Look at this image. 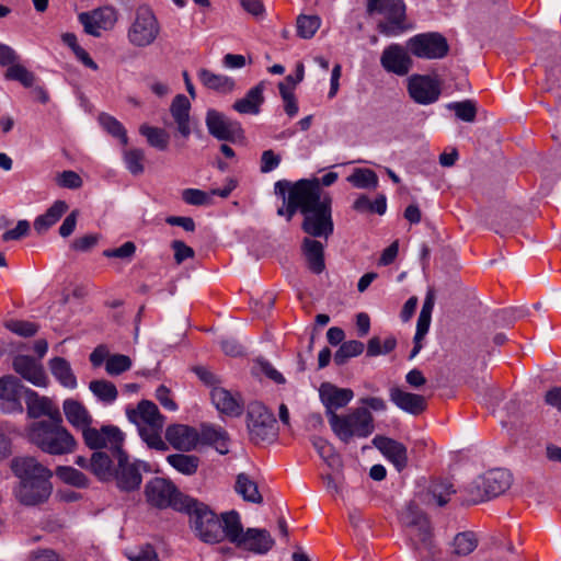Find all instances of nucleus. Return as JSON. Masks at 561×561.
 I'll return each instance as SVG.
<instances>
[{
    "label": "nucleus",
    "mask_w": 561,
    "mask_h": 561,
    "mask_svg": "<svg viewBox=\"0 0 561 561\" xmlns=\"http://www.w3.org/2000/svg\"><path fill=\"white\" fill-rule=\"evenodd\" d=\"M68 210V204L65 201H56L43 215H39L34 221V229L37 233H44L54 226L62 215Z\"/></svg>",
    "instance_id": "nucleus-36"
},
{
    "label": "nucleus",
    "mask_w": 561,
    "mask_h": 561,
    "mask_svg": "<svg viewBox=\"0 0 561 561\" xmlns=\"http://www.w3.org/2000/svg\"><path fill=\"white\" fill-rule=\"evenodd\" d=\"M282 161L279 154L275 153L273 150L268 149L262 152L260 171L262 173H268L275 170Z\"/></svg>",
    "instance_id": "nucleus-63"
},
{
    "label": "nucleus",
    "mask_w": 561,
    "mask_h": 561,
    "mask_svg": "<svg viewBox=\"0 0 561 561\" xmlns=\"http://www.w3.org/2000/svg\"><path fill=\"white\" fill-rule=\"evenodd\" d=\"M27 440L51 456L71 454L77 448L73 435L64 426L62 417L53 421H33L25 428Z\"/></svg>",
    "instance_id": "nucleus-2"
},
{
    "label": "nucleus",
    "mask_w": 561,
    "mask_h": 561,
    "mask_svg": "<svg viewBox=\"0 0 561 561\" xmlns=\"http://www.w3.org/2000/svg\"><path fill=\"white\" fill-rule=\"evenodd\" d=\"M308 267L311 272L320 274L324 265L323 245L320 241L306 238L302 243Z\"/></svg>",
    "instance_id": "nucleus-37"
},
{
    "label": "nucleus",
    "mask_w": 561,
    "mask_h": 561,
    "mask_svg": "<svg viewBox=\"0 0 561 561\" xmlns=\"http://www.w3.org/2000/svg\"><path fill=\"white\" fill-rule=\"evenodd\" d=\"M56 474L64 482L78 488L85 486L88 482L87 477L72 467L59 466L56 469Z\"/></svg>",
    "instance_id": "nucleus-52"
},
{
    "label": "nucleus",
    "mask_w": 561,
    "mask_h": 561,
    "mask_svg": "<svg viewBox=\"0 0 561 561\" xmlns=\"http://www.w3.org/2000/svg\"><path fill=\"white\" fill-rule=\"evenodd\" d=\"M117 466L114 469L113 479L123 491H133L140 486L142 477L141 470H148L145 462L130 460L128 455L121 448L115 453Z\"/></svg>",
    "instance_id": "nucleus-13"
},
{
    "label": "nucleus",
    "mask_w": 561,
    "mask_h": 561,
    "mask_svg": "<svg viewBox=\"0 0 561 561\" xmlns=\"http://www.w3.org/2000/svg\"><path fill=\"white\" fill-rule=\"evenodd\" d=\"M49 368L53 376L66 388L75 389L77 378L71 369L69 362L62 357H54L49 360Z\"/></svg>",
    "instance_id": "nucleus-38"
},
{
    "label": "nucleus",
    "mask_w": 561,
    "mask_h": 561,
    "mask_svg": "<svg viewBox=\"0 0 561 561\" xmlns=\"http://www.w3.org/2000/svg\"><path fill=\"white\" fill-rule=\"evenodd\" d=\"M407 49L416 58L442 59L447 56V39L437 32L416 34L407 41Z\"/></svg>",
    "instance_id": "nucleus-12"
},
{
    "label": "nucleus",
    "mask_w": 561,
    "mask_h": 561,
    "mask_svg": "<svg viewBox=\"0 0 561 561\" xmlns=\"http://www.w3.org/2000/svg\"><path fill=\"white\" fill-rule=\"evenodd\" d=\"M197 77L203 85L220 93H229L234 89L233 79L215 73L206 68L199 69Z\"/></svg>",
    "instance_id": "nucleus-35"
},
{
    "label": "nucleus",
    "mask_w": 561,
    "mask_h": 561,
    "mask_svg": "<svg viewBox=\"0 0 561 561\" xmlns=\"http://www.w3.org/2000/svg\"><path fill=\"white\" fill-rule=\"evenodd\" d=\"M390 400L401 410L420 414L426 409V400L423 396L403 391L399 388L390 390Z\"/></svg>",
    "instance_id": "nucleus-28"
},
{
    "label": "nucleus",
    "mask_w": 561,
    "mask_h": 561,
    "mask_svg": "<svg viewBox=\"0 0 561 561\" xmlns=\"http://www.w3.org/2000/svg\"><path fill=\"white\" fill-rule=\"evenodd\" d=\"M91 472L101 481L113 479L112 460L106 453L95 451L90 458Z\"/></svg>",
    "instance_id": "nucleus-41"
},
{
    "label": "nucleus",
    "mask_w": 561,
    "mask_h": 561,
    "mask_svg": "<svg viewBox=\"0 0 561 561\" xmlns=\"http://www.w3.org/2000/svg\"><path fill=\"white\" fill-rule=\"evenodd\" d=\"M274 414L260 402H251L247 409V427L250 439L255 443L272 442L277 436Z\"/></svg>",
    "instance_id": "nucleus-11"
},
{
    "label": "nucleus",
    "mask_w": 561,
    "mask_h": 561,
    "mask_svg": "<svg viewBox=\"0 0 561 561\" xmlns=\"http://www.w3.org/2000/svg\"><path fill=\"white\" fill-rule=\"evenodd\" d=\"M161 32L160 23L148 5H139L127 31L128 42L137 48L152 45Z\"/></svg>",
    "instance_id": "nucleus-10"
},
{
    "label": "nucleus",
    "mask_w": 561,
    "mask_h": 561,
    "mask_svg": "<svg viewBox=\"0 0 561 561\" xmlns=\"http://www.w3.org/2000/svg\"><path fill=\"white\" fill-rule=\"evenodd\" d=\"M184 512L190 515L191 526L201 540L216 543L224 539L221 520L206 504L192 497Z\"/></svg>",
    "instance_id": "nucleus-7"
},
{
    "label": "nucleus",
    "mask_w": 561,
    "mask_h": 561,
    "mask_svg": "<svg viewBox=\"0 0 561 561\" xmlns=\"http://www.w3.org/2000/svg\"><path fill=\"white\" fill-rule=\"evenodd\" d=\"M479 545L478 535L471 530L459 533L453 541L451 553L459 557H466L473 552Z\"/></svg>",
    "instance_id": "nucleus-43"
},
{
    "label": "nucleus",
    "mask_w": 561,
    "mask_h": 561,
    "mask_svg": "<svg viewBox=\"0 0 561 561\" xmlns=\"http://www.w3.org/2000/svg\"><path fill=\"white\" fill-rule=\"evenodd\" d=\"M26 413L30 419L37 420L46 416V421H53L61 417L58 405L47 397H42L37 392L25 389Z\"/></svg>",
    "instance_id": "nucleus-21"
},
{
    "label": "nucleus",
    "mask_w": 561,
    "mask_h": 561,
    "mask_svg": "<svg viewBox=\"0 0 561 561\" xmlns=\"http://www.w3.org/2000/svg\"><path fill=\"white\" fill-rule=\"evenodd\" d=\"M89 389L101 402L105 404H112L118 397V391L115 385L105 379L90 381Z\"/></svg>",
    "instance_id": "nucleus-45"
},
{
    "label": "nucleus",
    "mask_w": 561,
    "mask_h": 561,
    "mask_svg": "<svg viewBox=\"0 0 561 561\" xmlns=\"http://www.w3.org/2000/svg\"><path fill=\"white\" fill-rule=\"evenodd\" d=\"M84 443L91 449H101L110 447L114 453L121 449L124 440V435L116 426L105 425L101 430H96L89 425L82 431Z\"/></svg>",
    "instance_id": "nucleus-15"
},
{
    "label": "nucleus",
    "mask_w": 561,
    "mask_h": 561,
    "mask_svg": "<svg viewBox=\"0 0 561 561\" xmlns=\"http://www.w3.org/2000/svg\"><path fill=\"white\" fill-rule=\"evenodd\" d=\"M56 182L59 186L76 190L82 186V179L75 171H64L57 175Z\"/></svg>",
    "instance_id": "nucleus-61"
},
{
    "label": "nucleus",
    "mask_w": 561,
    "mask_h": 561,
    "mask_svg": "<svg viewBox=\"0 0 561 561\" xmlns=\"http://www.w3.org/2000/svg\"><path fill=\"white\" fill-rule=\"evenodd\" d=\"M205 122L208 133L219 140H233L242 133L238 122L228 118L216 110L207 111Z\"/></svg>",
    "instance_id": "nucleus-18"
},
{
    "label": "nucleus",
    "mask_w": 561,
    "mask_h": 561,
    "mask_svg": "<svg viewBox=\"0 0 561 561\" xmlns=\"http://www.w3.org/2000/svg\"><path fill=\"white\" fill-rule=\"evenodd\" d=\"M190 110L191 103L184 94H178L170 106V112L176 123L178 130L184 138L191 135Z\"/></svg>",
    "instance_id": "nucleus-30"
},
{
    "label": "nucleus",
    "mask_w": 561,
    "mask_h": 561,
    "mask_svg": "<svg viewBox=\"0 0 561 561\" xmlns=\"http://www.w3.org/2000/svg\"><path fill=\"white\" fill-rule=\"evenodd\" d=\"M380 64L387 72L405 76L412 69L413 60L407 46L391 44L383 49Z\"/></svg>",
    "instance_id": "nucleus-17"
},
{
    "label": "nucleus",
    "mask_w": 561,
    "mask_h": 561,
    "mask_svg": "<svg viewBox=\"0 0 561 561\" xmlns=\"http://www.w3.org/2000/svg\"><path fill=\"white\" fill-rule=\"evenodd\" d=\"M264 89L263 82L250 89L244 98L233 103V110L240 114H259L260 107L264 102Z\"/></svg>",
    "instance_id": "nucleus-32"
},
{
    "label": "nucleus",
    "mask_w": 561,
    "mask_h": 561,
    "mask_svg": "<svg viewBox=\"0 0 561 561\" xmlns=\"http://www.w3.org/2000/svg\"><path fill=\"white\" fill-rule=\"evenodd\" d=\"M364 351V344L359 341L352 340L341 344L334 354V363L337 366L344 365L351 357L358 356Z\"/></svg>",
    "instance_id": "nucleus-49"
},
{
    "label": "nucleus",
    "mask_w": 561,
    "mask_h": 561,
    "mask_svg": "<svg viewBox=\"0 0 561 561\" xmlns=\"http://www.w3.org/2000/svg\"><path fill=\"white\" fill-rule=\"evenodd\" d=\"M62 410L67 421L81 432L92 424V416L88 409L79 401L67 399L64 401Z\"/></svg>",
    "instance_id": "nucleus-29"
},
{
    "label": "nucleus",
    "mask_w": 561,
    "mask_h": 561,
    "mask_svg": "<svg viewBox=\"0 0 561 561\" xmlns=\"http://www.w3.org/2000/svg\"><path fill=\"white\" fill-rule=\"evenodd\" d=\"M373 444L398 471H402L407 468L408 450L402 443L390 437L377 435L374 437Z\"/></svg>",
    "instance_id": "nucleus-23"
},
{
    "label": "nucleus",
    "mask_w": 561,
    "mask_h": 561,
    "mask_svg": "<svg viewBox=\"0 0 561 561\" xmlns=\"http://www.w3.org/2000/svg\"><path fill=\"white\" fill-rule=\"evenodd\" d=\"M182 199L186 204L194 206L208 205L211 203L210 194L197 188H185L182 192Z\"/></svg>",
    "instance_id": "nucleus-59"
},
{
    "label": "nucleus",
    "mask_w": 561,
    "mask_h": 561,
    "mask_svg": "<svg viewBox=\"0 0 561 561\" xmlns=\"http://www.w3.org/2000/svg\"><path fill=\"white\" fill-rule=\"evenodd\" d=\"M512 480V474L505 469L490 470L466 488V501L469 504H477L496 497L510 489Z\"/></svg>",
    "instance_id": "nucleus-5"
},
{
    "label": "nucleus",
    "mask_w": 561,
    "mask_h": 561,
    "mask_svg": "<svg viewBox=\"0 0 561 561\" xmlns=\"http://www.w3.org/2000/svg\"><path fill=\"white\" fill-rule=\"evenodd\" d=\"M131 366V360L128 356L123 354L111 355L105 363V370L111 376L119 375L128 370Z\"/></svg>",
    "instance_id": "nucleus-55"
},
{
    "label": "nucleus",
    "mask_w": 561,
    "mask_h": 561,
    "mask_svg": "<svg viewBox=\"0 0 561 561\" xmlns=\"http://www.w3.org/2000/svg\"><path fill=\"white\" fill-rule=\"evenodd\" d=\"M167 461L176 471L185 476L196 473L199 467V458L195 455L172 454L167 457Z\"/></svg>",
    "instance_id": "nucleus-42"
},
{
    "label": "nucleus",
    "mask_w": 561,
    "mask_h": 561,
    "mask_svg": "<svg viewBox=\"0 0 561 561\" xmlns=\"http://www.w3.org/2000/svg\"><path fill=\"white\" fill-rule=\"evenodd\" d=\"M455 493L451 483L447 481H433L422 501L427 505L444 506L449 502L450 495Z\"/></svg>",
    "instance_id": "nucleus-34"
},
{
    "label": "nucleus",
    "mask_w": 561,
    "mask_h": 561,
    "mask_svg": "<svg viewBox=\"0 0 561 561\" xmlns=\"http://www.w3.org/2000/svg\"><path fill=\"white\" fill-rule=\"evenodd\" d=\"M5 79L19 81L25 88H30L35 82V76L18 61L12 64L4 73Z\"/></svg>",
    "instance_id": "nucleus-50"
},
{
    "label": "nucleus",
    "mask_w": 561,
    "mask_h": 561,
    "mask_svg": "<svg viewBox=\"0 0 561 561\" xmlns=\"http://www.w3.org/2000/svg\"><path fill=\"white\" fill-rule=\"evenodd\" d=\"M302 79H304V66L301 64H298L297 71H296V79H294L293 76H287L285 79L286 82H280L278 84L279 93H280L283 101L295 96L294 88Z\"/></svg>",
    "instance_id": "nucleus-58"
},
{
    "label": "nucleus",
    "mask_w": 561,
    "mask_h": 561,
    "mask_svg": "<svg viewBox=\"0 0 561 561\" xmlns=\"http://www.w3.org/2000/svg\"><path fill=\"white\" fill-rule=\"evenodd\" d=\"M165 438L173 448L187 453L196 448L201 434L188 425L175 424L167 428Z\"/></svg>",
    "instance_id": "nucleus-25"
},
{
    "label": "nucleus",
    "mask_w": 561,
    "mask_h": 561,
    "mask_svg": "<svg viewBox=\"0 0 561 561\" xmlns=\"http://www.w3.org/2000/svg\"><path fill=\"white\" fill-rule=\"evenodd\" d=\"M210 399L219 413L238 417L243 412V400L239 393H232L221 387H213Z\"/></svg>",
    "instance_id": "nucleus-26"
},
{
    "label": "nucleus",
    "mask_w": 561,
    "mask_h": 561,
    "mask_svg": "<svg viewBox=\"0 0 561 561\" xmlns=\"http://www.w3.org/2000/svg\"><path fill=\"white\" fill-rule=\"evenodd\" d=\"M367 11L383 16L377 24L378 31L386 36H398L408 26L405 24V5L401 0H368Z\"/></svg>",
    "instance_id": "nucleus-9"
},
{
    "label": "nucleus",
    "mask_w": 561,
    "mask_h": 561,
    "mask_svg": "<svg viewBox=\"0 0 561 561\" xmlns=\"http://www.w3.org/2000/svg\"><path fill=\"white\" fill-rule=\"evenodd\" d=\"M147 502L157 508L172 507L176 511H185L192 497L183 494L176 485L164 478H153L145 485Z\"/></svg>",
    "instance_id": "nucleus-8"
},
{
    "label": "nucleus",
    "mask_w": 561,
    "mask_h": 561,
    "mask_svg": "<svg viewBox=\"0 0 561 561\" xmlns=\"http://www.w3.org/2000/svg\"><path fill=\"white\" fill-rule=\"evenodd\" d=\"M5 328L23 337L33 336L38 332L36 323L24 320H9L5 322Z\"/></svg>",
    "instance_id": "nucleus-57"
},
{
    "label": "nucleus",
    "mask_w": 561,
    "mask_h": 561,
    "mask_svg": "<svg viewBox=\"0 0 561 561\" xmlns=\"http://www.w3.org/2000/svg\"><path fill=\"white\" fill-rule=\"evenodd\" d=\"M274 193L283 201L278 216L290 221L299 210L304 215L301 228L306 233L324 239L333 233L332 197L322 191L319 179H302L295 183L279 180L274 184Z\"/></svg>",
    "instance_id": "nucleus-1"
},
{
    "label": "nucleus",
    "mask_w": 561,
    "mask_h": 561,
    "mask_svg": "<svg viewBox=\"0 0 561 561\" xmlns=\"http://www.w3.org/2000/svg\"><path fill=\"white\" fill-rule=\"evenodd\" d=\"M221 524L224 538H228L230 542L238 547L245 534V531H243L239 514L236 511L224 514Z\"/></svg>",
    "instance_id": "nucleus-40"
},
{
    "label": "nucleus",
    "mask_w": 561,
    "mask_h": 561,
    "mask_svg": "<svg viewBox=\"0 0 561 561\" xmlns=\"http://www.w3.org/2000/svg\"><path fill=\"white\" fill-rule=\"evenodd\" d=\"M79 21L85 33L99 37L101 31L113 27L116 22V12L113 8L105 7L92 12L80 13Z\"/></svg>",
    "instance_id": "nucleus-20"
},
{
    "label": "nucleus",
    "mask_w": 561,
    "mask_h": 561,
    "mask_svg": "<svg viewBox=\"0 0 561 561\" xmlns=\"http://www.w3.org/2000/svg\"><path fill=\"white\" fill-rule=\"evenodd\" d=\"M401 522L410 528L415 549L422 556L434 557L437 548L432 539V530L426 516L414 502L409 503L400 514Z\"/></svg>",
    "instance_id": "nucleus-6"
},
{
    "label": "nucleus",
    "mask_w": 561,
    "mask_h": 561,
    "mask_svg": "<svg viewBox=\"0 0 561 561\" xmlns=\"http://www.w3.org/2000/svg\"><path fill=\"white\" fill-rule=\"evenodd\" d=\"M201 439L208 445L215 447L220 455L229 453L230 437L226 430L215 425H203Z\"/></svg>",
    "instance_id": "nucleus-33"
},
{
    "label": "nucleus",
    "mask_w": 561,
    "mask_h": 561,
    "mask_svg": "<svg viewBox=\"0 0 561 561\" xmlns=\"http://www.w3.org/2000/svg\"><path fill=\"white\" fill-rule=\"evenodd\" d=\"M234 490L247 502L255 504L263 502V496L259 492L256 482L247 473H239L237 476Z\"/></svg>",
    "instance_id": "nucleus-39"
},
{
    "label": "nucleus",
    "mask_w": 561,
    "mask_h": 561,
    "mask_svg": "<svg viewBox=\"0 0 561 561\" xmlns=\"http://www.w3.org/2000/svg\"><path fill=\"white\" fill-rule=\"evenodd\" d=\"M171 248L174 251V260L178 264L183 263L186 259L194 257V250L186 245L183 241L174 240L171 243Z\"/></svg>",
    "instance_id": "nucleus-64"
},
{
    "label": "nucleus",
    "mask_w": 561,
    "mask_h": 561,
    "mask_svg": "<svg viewBox=\"0 0 561 561\" xmlns=\"http://www.w3.org/2000/svg\"><path fill=\"white\" fill-rule=\"evenodd\" d=\"M50 478L44 477L27 482H20L16 489V497L25 505H37L47 501L53 490Z\"/></svg>",
    "instance_id": "nucleus-19"
},
{
    "label": "nucleus",
    "mask_w": 561,
    "mask_h": 561,
    "mask_svg": "<svg viewBox=\"0 0 561 561\" xmlns=\"http://www.w3.org/2000/svg\"><path fill=\"white\" fill-rule=\"evenodd\" d=\"M312 445L318 451L319 456L329 465L334 466L339 457L334 453L333 446L321 437H313L312 438Z\"/></svg>",
    "instance_id": "nucleus-56"
},
{
    "label": "nucleus",
    "mask_w": 561,
    "mask_h": 561,
    "mask_svg": "<svg viewBox=\"0 0 561 561\" xmlns=\"http://www.w3.org/2000/svg\"><path fill=\"white\" fill-rule=\"evenodd\" d=\"M22 389L24 387L16 377L7 375L0 378V400L10 404V412L22 411V405L19 402Z\"/></svg>",
    "instance_id": "nucleus-31"
},
{
    "label": "nucleus",
    "mask_w": 561,
    "mask_h": 561,
    "mask_svg": "<svg viewBox=\"0 0 561 561\" xmlns=\"http://www.w3.org/2000/svg\"><path fill=\"white\" fill-rule=\"evenodd\" d=\"M13 473L20 482H27L44 477H53V472L32 456L15 457L11 461Z\"/></svg>",
    "instance_id": "nucleus-24"
},
{
    "label": "nucleus",
    "mask_w": 561,
    "mask_h": 561,
    "mask_svg": "<svg viewBox=\"0 0 561 561\" xmlns=\"http://www.w3.org/2000/svg\"><path fill=\"white\" fill-rule=\"evenodd\" d=\"M129 561H160L154 548L150 545L141 546L126 552Z\"/></svg>",
    "instance_id": "nucleus-60"
},
{
    "label": "nucleus",
    "mask_w": 561,
    "mask_h": 561,
    "mask_svg": "<svg viewBox=\"0 0 561 561\" xmlns=\"http://www.w3.org/2000/svg\"><path fill=\"white\" fill-rule=\"evenodd\" d=\"M136 252V245L131 241H127L116 249H107L103 251L105 257L131 259Z\"/></svg>",
    "instance_id": "nucleus-62"
},
{
    "label": "nucleus",
    "mask_w": 561,
    "mask_h": 561,
    "mask_svg": "<svg viewBox=\"0 0 561 561\" xmlns=\"http://www.w3.org/2000/svg\"><path fill=\"white\" fill-rule=\"evenodd\" d=\"M123 161L126 165V169L133 175H139L145 171V152L139 148H129L123 150Z\"/></svg>",
    "instance_id": "nucleus-48"
},
{
    "label": "nucleus",
    "mask_w": 561,
    "mask_h": 561,
    "mask_svg": "<svg viewBox=\"0 0 561 561\" xmlns=\"http://www.w3.org/2000/svg\"><path fill=\"white\" fill-rule=\"evenodd\" d=\"M320 27V19L316 15H299L297 34L302 38H311Z\"/></svg>",
    "instance_id": "nucleus-54"
},
{
    "label": "nucleus",
    "mask_w": 561,
    "mask_h": 561,
    "mask_svg": "<svg viewBox=\"0 0 561 561\" xmlns=\"http://www.w3.org/2000/svg\"><path fill=\"white\" fill-rule=\"evenodd\" d=\"M432 317L430 316H423L419 314L417 322H416V332L414 335V346L411 351L410 358H414L420 351L422 350V341L425 337V335L428 332L430 325H431Z\"/></svg>",
    "instance_id": "nucleus-53"
},
{
    "label": "nucleus",
    "mask_w": 561,
    "mask_h": 561,
    "mask_svg": "<svg viewBox=\"0 0 561 561\" xmlns=\"http://www.w3.org/2000/svg\"><path fill=\"white\" fill-rule=\"evenodd\" d=\"M13 369L22 378L36 387H46L48 378L42 364L27 355H18L13 358Z\"/></svg>",
    "instance_id": "nucleus-22"
},
{
    "label": "nucleus",
    "mask_w": 561,
    "mask_h": 561,
    "mask_svg": "<svg viewBox=\"0 0 561 561\" xmlns=\"http://www.w3.org/2000/svg\"><path fill=\"white\" fill-rule=\"evenodd\" d=\"M447 108L454 111L457 118L463 122L471 123L477 116V106L472 100L449 103Z\"/></svg>",
    "instance_id": "nucleus-51"
},
{
    "label": "nucleus",
    "mask_w": 561,
    "mask_h": 561,
    "mask_svg": "<svg viewBox=\"0 0 561 561\" xmlns=\"http://www.w3.org/2000/svg\"><path fill=\"white\" fill-rule=\"evenodd\" d=\"M127 417L133 422L146 444L157 450H167L168 446L161 437L164 417L158 407L148 400L140 401L135 409L126 410Z\"/></svg>",
    "instance_id": "nucleus-3"
},
{
    "label": "nucleus",
    "mask_w": 561,
    "mask_h": 561,
    "mask_svg": "<svg viewBox=\"0 0 561 561\" xmlns=\"http://www.w3.org/2000/svg\"><path fill=\"white\" fill-rule=\"evenodd\" d=\"M319 396L330 424L333 415H337L336 410L346 407L352 401L354 392L348 388H339L330 382H323L319 388Z\"/></svg>",
    "instance_id": "nucleus-16"
},
{
    "label": "nucleus",
    "mask_w": 561,
    "mask_h": 561,
    "mask_svg": "<svg viewBox=\"0 0 561 561\" xmlns=\"http://www.w3.org/2000/svg\"><path fill=\"white\" fill-rule=\"evenodd\" d=\"M139 133L146 137L149 146L161 151L168 149L170 136L164 129L142 124L139 127Z\"/></svg>",
    "instance_id": "nucleus-44"
},
{
    "label": "nucleus",
    "mask_w": 561,
    "mask_h": 561,
    "mask_svg": "<svg viewBox=\"0 0 561 561\" xmlns=\"http://www.w3.org/2000/svg\"><path fill=\"white\" fill-rule=\"evenodd\" d=\"M330 426L333 433L344 443L352 438H366L375 431L374 416L367 408L353 409L344 415H333Z\"/></svg>",
    "instance_id": "nucleus-4"
},
{
    "label": "nucleus",
    "mask_w": 561,
    "mask_h": 561,
    "mask_svg": "<svg viewBox=\"0 0 561 561\" xmlns=\"http://www.w3.org/2000/svg\"><path fill=\"white\" fill-rule=\"evenodd\" d=\"M346 180L356 188L369 190L378 186V176L370 169L357 168Z\"/></svg>",
    "instance_id": "nucleus-46"
},
{
    "label": "nucleus",
    "mask_w": 561,
    "mask_h": 561,
    "mask_svg": "<svg viewBox=\"0 0 561 561\" xmlns=\"http://www.w3.org/2000/svg\"><path fill=\"white\" fill-rule=\"evenodd\" d=\"M101 126L113 137L117 138L123 146H127L128 136L125 127L114 116L102 113L99 116Z\"/></svg>",
    "instance_id": "nucleus-47"
},
{
    "label": "nucleus",
    "mask_w": 561,
    "mask_h": 561,
    "mask_svg": "<svg viewBox=\"0 0 561 561\" xmlns=\"http://www.w3.org/2000/svg\"><path fill=\"white\" fill-rule=\"evenodd\" d=\"M408 92L415 103L432 104L440 95V82L431 76L413 75L408 80Z\"/></svg>",
    "instance_id": "nucleus-14"
},
{
    "label": "nucleus",
    "mask_w": 561,
    "mask_h": 561,
    "mask_svg": "<svg viewBox=\"0 0 561 561\" xmlns=\"http://www.w3.org/2000/svg\"><path fill=\"white\" fill-rule=\"evenodd\" d=\"M273 545L274 540L266 529L248 528L238 547L263 554L271 550Z\"/></svg>",
    "instance_id": "nucleus-27"
}]
</instances>
